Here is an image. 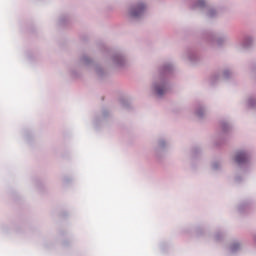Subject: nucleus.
Segmentation results:
<instances>
[{
  "label": "nucleus",
  "instance_id": "f257e3e1",
  "mask_svg": "<svg viewBox=\"0 0 256 256\" xmlns=\"http://www.w3.org/2000/svg\"><path fill=\"white\" fill-rule=\"evenodd\" d=\"M145 9V5L140 4L138 5L134 10H132L131 15L132 17H139L143 14V11Z\"/></svg>",
  "mask_w": 256,
  "mask_h": 256
},
{
  "label": "nucleus",
  "instance_id": "f03ea898",
  "mask_svg": "<svg viewBox=\"0 0 256 256\" xmlns=\"http://www.w3.org/2000/svg\"><path fill=\"white\" fill-rule=\"evenodd\" d=\"M235 161L241 165V163H245L247 161V154L245 152H238L235 157Z\"/></svg>",
  "mask_w": 256,
  "mask_h": 256
},
{
  "label": "nucleus",
  "instance_id": "7ed1b4c3",
  "mask_svg": "<svg viewBox=\"0 0 256 256\" xmlns=\"http://www.w3.org/2000/svg\"><path fill=\"white\" fill-rule=\"evenodd\" d=\"M166 91H167V89L165 88V86L156 87V93L159 96L164 95L166 93Z\"/></svg>",
  "mask_w": 256,
  "mask_h": 256
},
{
  "label": "nucleus",
  "instance_id": "20e7f679",
  "mask_svg": "<svg viewBox=\"0 0 256 256\" xmlns=\"http://www.w3.org/2000/svg\"><path fill=\"white\" fill-rule=\"evenodd\" d=\"M205 6V0H198V7H204Z\"/></svg>",
  "mask_w": 256,
  "mask_h": 256
},
{
  "label": "nucleus",
  "instance_id": "39448f33",
  "mask_svg": "<svg viewBox=\"0 0 256 256\" xmlns=\"http://www.w3.org/2000/svg\"><path fill=\"white\" fill-rule=\"evenodd\" d=\"M232 249L233 250L237 249V246L236 245L232 246Z\"/></svg>",
  "mask_w": 256,
  "mask_h": 256
}]
</instances>
